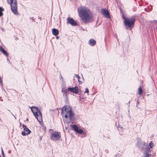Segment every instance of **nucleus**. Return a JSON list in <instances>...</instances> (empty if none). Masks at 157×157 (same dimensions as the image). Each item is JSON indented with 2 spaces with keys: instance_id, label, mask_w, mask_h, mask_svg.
<instances>
[{
  "instance_id": "obj_1",
  "label": "nucleus",
  "mask_w": 157,
  "mask_h": 157,
  "mask_svg": "<svg viewBox=\"0 0 157 157\" xmlns=\"http://www.w3.org/2000/svg\"><path fill=\"white\" fill-rule=\"evenodd\" d=\"M79 17L85 23L91 22L94 19L93 14L90 10H78Z\"/></svg>"
},
{
  "instance_id": "obj_2",
  "label": "nucleus",
  "mask_w": 157,
  "mask_h": 157,
  "mask_svg": "<svg viewBox=\"0 0 157 157\" xmlns=\"http://www.w3.org/2000/svg\"><path fill=\"white\" fill-rule=\"evenodd\" d=\"M62 113L64 123H68L70 122L73 116L71 107L68 106L63 107L62 109Z\"/></svg>"
},
{
  "instance_id": "obj_3",
  "label": "nucleus",
  "mask_w": 157,
  "mask_h": 157,
  "mask_svg": "<svg viewBox=\"0 0 157 157\" xmlns=\"http://www.w3.org/2000/svg\"><path fill=\"white\" fill-rule=\"evenodd\" d=\"M123 18L124 20V23L126 29L131 30L134 27L135 21L134 18L133 17L129 18L125 17L123 15Z\"/></svg>"
},
{
  "instance_id": "obj_4",
  "label": "nucleus",
  "mask_w": 157,
  "mask_h": 157,
  "mask_svg": "<svg viewBox=\"0 0 157 157\" xmlns=\"http://www.w3.org/2000/svg\"><path fill=\"white\" fill-rule=\"evenodd\" d=\"M31 110L38 121L39 122H42V115L38 109L36 107H31Z\"/></svg>"
},
{
  "instance_id": "obj_5",
  "label": "nucleus",
  "mask_w": 157,
  "mask_h": 157,
  "mask_svg": "<svg viewBox=\"0 0 157 157\" xmlns=\"http://www.w3.org/2000/svg\"><path fill=\"white\" fill-rule=\"evenodd\" d=\"M50 139L54 141H57L59 140L61 138L60 133L58 132H52L50 134Z\"/></svg>"
},
{
  "instance_id": "obj_6",
  "label": "nucleus",
  "mask_w": 157,
  "mask_h": 157,
  "mask_svg": "<svg viewBox=\"0 0 157 157\" xmlns=\"http://www.w3.org/2000/svg\"><path fill=\"white\" fill-rule=\"evenodd\" d=\"M7 2L10 4L12 10H16L17 9V0H7Z\"/></svg>"
},
{
  "instance_id": "obj_7",
  "label": "nucleus",
  "mask_w": 157,
  "mask_h": 157,
  "mask_svg": "<svg viewBox=\"0 0 157 157\" xmlns=\"http://www.w3.org/2000/svg\"><path fill=\"white\" fill-rule=\"evenodd\" d=\"M67 90L68 91L73 93L78 94L79 92L77 86L74 87H69Z\"/></svg>"
},
{
  "instance_id": "obj_8",
  "label": "nucleus",
  "mask_w": 157,
  "mask_h": 157,
  "mask_svg": "<svg viewBox=\"0 0 157 157\" xmlns=\"http://www.w3.org/2000/svg\"><path fill=\"white\" fill-rule=\"evenodd\" d=\"M30 132V131L27 128L25 127H24V131L22 132V134L23 136H25L29 134Z\"/></svg>"
},
{
  "instance_id": "obj_9",
  "label": "nucleus",
  "mask_w": 157,
  "mask_h": 157,
  "mask_svg": "<svg viewBox=\"0 0 157 157\" xmlns=\"http://www.w3.org/2000/svg\"><path fill=\"white\" fill-rule=\"evenodd\" d=\"M101 13L106 18H109L110 15L108 10H101Z\"/></svg>"
},
{
  "instance_id": "obj_10",
  "label": "nucleus",
  "mask_w": 157,
  "mask_h": 157,
  "mask_svg": "<svg viewBox=\"0 0 157 157\" xmlns=\"http://www.w3.org/2000/svg\"><path fill=\"white\" fill-rule=\"evenodd\" d=\"M67 21L68 22L71 24L72 25L75 26L77 25V22L75 21L73 19L68 17L67 18Z\"/></svg>"
},
{
  "instance_id": "obj_11",
  "label": "nucleus",
  "mask_w": 157,
  "mask_h": 157,
  "mask_svg": "<svg viewBox=\"0 0 157 157\" xmlns=\"http://www.w3.org/2000/svg\"><path fill=\"white\" fill-rule=\"evenodd\" d=\"M73 128L75 131L79 134H82L83 132V130L82 129H78V127L76 125H73Z\"/></svg>"
},
{
  "instance_id": "obj_12",
  "label": "nucleus",
  "mask_w": 157,
  "mask_h": 157,
  "mask_svg": "<svg viewBox=\"0 0 157 157\" xmlns=\"http://www.w3.org/2000/svg\"><path fill=\"white\" fill-rule=\"evenodd\" d=\"M89 44L92 46H94L96 43V41L93 39H91L89 41Z\"/></svg>"
},
{
  "instance_id": "obj_13",
  "label": "nucleus",
  "mask_w": 157,
  "mask_h": 157,
  "mask_svg": "<svg viewBox=\"0 0 157 157\" xmlns=\"http://www.w3.org/2000/svg\"><path fill=\"white\" fill-rule=\"evenodd\" d=\"M52 32L53 34L55 36H56L58 35L59 33L58 30L57 29L54 28L52 29Z\"/></svg>"
},
{
  "instance_id": "obj_14",
  "label": "nucleus",
  "mask_w": 157,
  "mask_h": 157,
  "mask_svg": "<svg viewBox=\"0 0 157 157\" xmlns=\"http://www.w3.org/2000/svg\"><path fill=\"white\" fill-rule=\"evenodd\" d=\"M0 50L6 56H8V54L4 50V49L2 47H0Z\"/></svg>"
},
{
  "instance_id": "obj_15",
  "label": "nucleus",
  "mask_w": 157,
  "mask_h": 157,
  "mask_svg": "<svg viewBox=\"0 0 157 157\" xmlns=\"http://www.w3.org/2000/svg\"><path fill=\"white\" fill-rule=\"evenodd\" d=\"M87 8L83 6H81L78 7V10H86Z\"/></svg>"
},
{
  "instance_id": "obj_16",
  "label": "nucleus",
  "mask_w": 157,
  "mask_h": 157,
  "mask_svg": "<svg viewBox=\"0 0 157 157\" xmlns=\"http://www.w3.org/2000/svg\"><path fill=\"white\" fill-rule=\"evenodd\" d=\"M142 89L140 87L138 90V94H141L142 93Z\"/></svg>"
},
{
  "instance_id": "obj_17",
  "label": "nucleus",
  "mask_w": 157,
  "mask_h": 157,
  "mask_svg": "<svg viewBox=\"0 0 157 157\" xmlns=\"http://www.w3.org/2000/svg\"><path fill=\"white\" fill-rule=\"evenodd\" d=\"M13 13L16 15H18L19 14L17 10H12Z\"/></svg>"
},
{
  "instance_id": "obj_18",
  "label": "nucleus",
  "mask_w": 157,
  "mask_h": 157,
  "mask_svg": "<svg viewBox=\"0 0 157 157\" xmlns=\"http://www.w3.org/2000/svg\"><path fill=\"white\" fill-rule=\"evenodd\" d=\"M75 76H76V77L77 78H78V81L79 82V83H80V84L82 83V82H81V81H80L79 80V79H80V76H79L78 75H76V74H75Z\"/></svg>"
},
{
  "instance_id": "obj_19",
  "label": "nucleus",
  "mask_w": 157,
  "mask_h": 157,
  "mask_svg": "<svg viewBox=\"0 0 157 157\" xmlns=\"http://www.w3.org/2000/svg\"><path fill=\"white\" fill-rule=\"evenodd\" d=\"M143 157H150V155L149 154L146 153L144 154Z\"/></svg>"
},
{
  "instance_id": "obj_20",
  "label": "nucleus",
  "mask_w": 157,
  "mask_h": 157,
  "mask_svg": "<svg viewBox=\"0 0 157 157\" xmlns=\"http://www.w3.org/2000/svg\"><path fill=\"white\" fill-rule=\"evenodd\" d=\"M89 91L88 89V88H86L85 91L84 92V93H87V95H89Z\"/></svg>"
},
{
  "instance_id": "obj_21",
  "label": "nucleus",
  "mask_w": 157,
  "mask_h": 157,
  "mask_svg": "<svg viewBox=\"0 0 157 157\" xmlns=\"http://www.w3.org/2000/svg\"><path fill=\"white\" fill-rule=\"evenodd\" d=\"M149 145L150 147L151 148L153 147V144L152 142H151L150 143Z\"/></svg>"
},
{
  "instance_id": "obj_22",
  "label": "nucleus",
  "mask_w": 157,
  "mask_h": 157,
  "mask_svg": "<svg viewBox=\"0 0 157 157\" xmlns=\"http://www.w3.org/2000/svg\"><path fill=\"white\" fill-rule=\"evenodd\" d=\"M2 11V10H0V16H2L3 15Z\"/></svg>"
},
{
  "instance_id": "obj_23",
  "label": "nucleus",
  "mask_w": 157,
  "mask_h": 157,
  "mask_svg": "<svg viewBox=\"0 0 157 157\" xmlns=\"http://www.w3.org/2000/svg\"><path fill=\"white\" fill-rule=\"evenodd\" d=\"M0 82L1 84H2V81L1 79V77H0Z\"/></svg>"
},
{
  "instance_id": "obj_24",
  "label": "nucleus",
  "mask_w": 157,
  "mask_h": 157,
  "mask_svg": "<svg viewBox=\"0 0 157 157\" xmlns=\"http://www.w3.org/2000/svg\"><path fill=\"white\" fill-rule=\"evenodd\" d=\"M2 154L3 155H4V152H3V150L2 149Z\"/></svg>"
},
{
  "instance_id": "obj_25",
  "label": "nucleus",
  "mask_w": 157,
  "mask_h": 157,
  "mask_svg": "<svg viewBox=\"0 0 157 157\" xmlns=\"http://www.w3.org/2000/svg\"><path fill=\"white\" fill-rule=\"evenodd\" d=\"M3 9L2 8V7H0V10H3Z\"/></svg>"
},
{
  "instance_id": "obj_26",
  "label": "nucleus",
  "mask_w": 157,
  "mask_h": 157,
  "mask_svg": "<svg viewBox=\"0 0 157 157\" xmlns=\"http://www.w3.org/2000/svg\"><path fill=\"white\" fill-rule=\"evenodd\" d=\"M59 38V36H57L56 37V38L57 39H58Z\"/></svg>"
}]
</instances>
